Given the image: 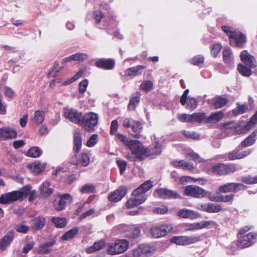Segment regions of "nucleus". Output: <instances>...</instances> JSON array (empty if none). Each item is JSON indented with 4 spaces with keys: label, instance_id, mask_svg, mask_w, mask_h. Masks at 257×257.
I'll return each instance as SVG.
<instances>
[{
    "label": "nucleus",
    "instance_id": "20",
    "mask_svg": "<svg viewBox=\"0 0 257 257\" xmlns=\"http://www.w3.org/2000/svg\"><path fill=\"white\" fill-rule=\"evenodd\" d=\"M17 133L14 129L10 127L0 128V140H7L16 138Z\"/></svg>",
    "mask_w": 257,
    "mask_h": 257
},
{
    "label": "nucleus",
    "instance_id": "55",
    "mask_svg": "<svg viewBox=\"0 0 257 257\" xmlns=\"http://www.w3.org/2000/svg\"><path fill=\"white\" fill-rule=\"evenodd\" d=\"M241 181L247 184H253L257 183V176L252 177L250 176L243 177Z\"/></svg>",
    "mask_w": 257,
    "mask_h": 257
},
{
    "label": "nucleus",
    "instance_id": "8",
    "mask_svg": "<svg viewBox=\"0 0 257 257\" xmlns=\"http://www.w3.org/2000/svg\"><path fill=\"white\" fill-rule=\"evenodd\" d=\"M173 227L170 224H163L160 226H154L150 229V233L154 238L164 236L167 232L171 231Z\"/></svg>",
    "mask_w": 257,
    "mask_h": 257
},
{
    "label": "nucleus",
    "instance_id": "2",
    "mask_svg": "<svg viewBox=\"0 0 257 257\" xmlns=\"http://www.w3.org/2000/svg\"><path fill=\"white\" fill-rule=\"evenodd\" d=\"M98 121V115L97 113L89 112L82 115L79 125L82 126L87 132H92L95 130Z\"/></svg>",
    "mask_w": 257,
    "mask_h": 257
},
{
    "label": "nucleus",
    "instance_id": "50",
    "mask_svg": "<svg viewBox=\"0 0 257 257\" xmlns=\"http://www.w3.org/2000/svg\"><path fill=\"white\" fill-rule=\"evenodd\" d=\"M177 215L184 218H190L193 215V212L186 209H181L178 212Z\"/></svg>",
    "mask_w": 257,
    "mask_h": 257
},
{
    "label": "nucleus",
    "instance_id": "57",
    "mask_svg": "<svg viewBox=\"0 0 257 257\" xmlns=\"http://www.w3.org/2000/svg\"><path fill=\"white\" fill-rule=\"evenodd\" d=\"M117 165L119 169L120 174L122 175L125 171L126 167L127 166L126 162L121 159H118L116 160Z\"/></svg>",
    "mask_w": 257,
    "mask_h": 257
},
{
    "label": "nucleus",
    "instance_id": "11",
    "mask_svg": "<svg viewBox=\"0 0 257 257\" xmlns=\"http://www.w3.org/2000/svg\"><path fill=\"white\" fill-rule=\"evenodd\" d=\"M82 113L76 109L68 108L64 111V116L72 122L79 125Z\"/></svg>",
    "mask_w": 257,
    "mask_h": 257
},
{
    "label": "nucleus",
    "instance_id": "17",
    "mask_svg": "<svg viewBox=\"0 0 257 257\" xmlns=\"http://www.w3.org/2000/svg\"><path fill=\"white\" fill-rule=\"evenodd\" d=\"M76 161L75 165L77 169H78L80 167H86L90 163V156L89 155L85 152H82L80 154L75 155Z\"/></svg>",
    "mask_w": 257,
    "mask_h": 257
},
{
    "label": "nucleus",
    "instance_id": "30",
    "mask_svg": "<svg viewBox=\"0 0 257 257\" xmlns=\"http://www.w3.org/2000/svg\"><path fill=\"white\" fill-rule=\"evenodd\" d=\"M46 219L43 217H38L35 218L32 224V228L35 230H40L45 225Z\"/></svg>",
    "mask_w": 257,
    "mask_h": 257
},
{
    "label": "nucleus",
    "instance_id": "27",
    "mask_svg": "<svg viewBox=\"0 0 257 257\" xmlns=\"http://www.w3.org/2000/svg\"><path fill=\"white\" fill-rule=\"evenodd\" d=\"M106 244L104 239H101L95 242L93 244L86 249V251L88 253H91L96 251H98L103 248Z\"/></svg>",
    "mask_w": 257,
    "mask_h": 257
},
{
    "label": "nucleus",
    "instance_id": "26",
    "mask_svg": "<svg viewBox=\"0 0 257 257\" xmlns=\"http://www.w3.org/2000/svg\"><path fill=\"white\" fill-rule=\"evenodd\" d=\"M223 116L224 113L222 111H215L211 113L208 117H206L205 122L214 123L221 120Z\"/></svg>",
    "mask_w": 257,
    "mask_h": 257
},
{
    "label": "nucleus",
    "instance_id": "10",
    "mask_svg": "<svg viewBox=\"0 0 257 257\" xmlns=\"http://www.w3.org/2000/svg\"><path fill=\"white\" fill-rule=\"evenodd\" d=\"M246 186L241 183H228L220 186L218 190L222 193L236 192L239 190H245Z\"/></svg>",
    "mask_w": 257,
    "mask_h": 257
},
{
    "label": "nucleus",
    "instance_id": "59",
    "mask_svg": "<svg viewBox=\"0 0 257 257\" xmlns=\"http://www.w3.org/2000/svg\"><path fill=\"white\" fill-rule=\"evenodd\" d=\"M93 16L95 21V23L100 24L101 19L104 17L103 14L100 11H96L93 12Z\"/></svg>",
    "mask_w": 257,
    "mask_h": 257
},
{
    "label": "nucleus",
    "instance_id": "38",
    "mask_svg": "<svg viewBox=\"0 0 257 257\" xmlns=\"http://www.w3.org/2000/svg\"><path fill=\"white\" fill-rule=\"evenodd\" d=\"M172 163L174 166L182 167L185 170H190L194 168V166L192 164L187 163L184 160L173 161Z\"/></svg>",
    "mask_w": 257,
    "mask_h": 257
},
{
    "label": "nucleus",
    "instance_id": "48",
    "mask_svg": "<svg viewBox=\"0 0 257 257\" xmlns=\"http://www.w3.org/2000/svg\"><path fill=\"white\" fill-rule=\"evenodd\" d=\"M140 233V230L137 227L133 226L130 230L126 233V235L129 237L135 238L137 237Z\"/></svg>",
    "mask_w": 257,
    "mask_h": 257
},
{
    "label": "nucleus",
    "instance_id": "35",
    "mask_svg": "<svg viewBox=\"0 0 257 257\" xmlns=\"http://www.w3.org/2000/svg\"><path fill=\"white\" fill-rule=\"evenodd\" d=\"M192 122L197 123L205 122L206 115L204 112H195L191 114Z\"/></svg>",
    "mask_w": 257,
    "mask_h": 257
},
{
    "label": "nucleus",
    "instance_id": "45",
    "mask_svg": "<svg viewBox=\"0 0 257 257\" xmlns=\"http://www.w3.org/2000/svg\"><path fill=\"white\" fill-rule=\"evenodd\" d=\"M78 230H79L77 227L72 228L64 234L62 236L61 239L63 240H68L71 239L73 238L74 236L78 233Z\"/></svg>",
    "mask_w": 257,
    "mask_h": 257
},
{
    "label": "nucleus",
    "instance_id": "33",
    "mask_svg": "<svg viewBox=\"0 0 257 257\" xmlns=\"http://www.w3.org/2000/svg\"><path fill=\"white\" fill-rule=\"evenodd\" d=\"M145 67L142 65L137 66L128 68L126 70V74L128 76H135L139 75L142 73Z\"/></svg>",
    "mask_w": 257,
    "mask_h": 257
},
{
    "label": "nucleus",
    "instance_id": "54",
    "mask_svg": "<svg viewBox=\"0 0 257 257\" xmlns=\"http://www.w3.org/2000/svg\"><path fill=\"white\" fill-rule=\"evenodd\" d=\"M182 134L186 138L191 139H198L200 137V135L194 132H190L187 131H182Z\"/></svg>",
    "mask_w": 257,
    "mask_h": 257
},
{
    "label": "nucleus",
    "instance_id": "36",
    "mask_svg": "<svg viewBox=\"0 0 257 257\" xmlns=\"http://www.w3.org/2000/svg\"><path fill=\"white\" fill-rule=\"evenodd\" d=\"M145 149L148 150V153H149L148 157L152 155H158L162 152V145L158 142H156L155 145L151 149L148 148H145Z\"/></svg>",
    "mask_w": 257,
    "mask_h": 257
},
{
    "label": "nucleus",
    "instance_id": "53",
    "mask_svg": "<svg viewBox=\"0 0 257 257\" xmlns=\"http://www.w3.org/2000/svg\"><path fill=\"white\" fill-rule=\"evenodd\" d=\"M153 86L152 82L150 80L144 81L141 84V88L146 92H149Z\"/></svg>",
    "mask_w": 257,
    "mask_h": 257
},
{
    "label": "nucleus",
    "instance_id": "52",
    "mask_svg": "<svg viewBox=\"0 0 257 257\" xmlns=\"http://www.w3.org/2000/svg\"><path fill=\"white\" fill-rule=\"evenodd\" d=\"M170 241L177 245L185 246V236H173L171 238Z\"/></svg>",
    "mask_w": 257,
    "mask_h": 257
},
{
    "label": "nucleus",
    "instance_id": "16",
    "mask_svg": "<svg viewBox=\"0 0 257 257\" xmlns=\"http://www.w3.org/2000/svg\"><path fill=\"white\" fill-rule=\"evenodd\" d=\"M127 188L124 186H120L116 190L111 192L108 198L112 202H118L126 194Z\"/></svg>",
    "mask_w": 257,
    "mask_h": 257
},
{
    "label": "nucleus",
    "instance_id": "6",
    "mask_svg": "<svg viewBox=\"0 0 257 257\" xmlns=\"http://www.w3.org/2000/svg\"><path fill=\"white\" fill-rule=\"evenodd\" d=\"M212 170L214 174L218 175H223L235 172L236 171V168L234 164L220 163L213 166Z\"/></svg>",
    "mask_w": 257,
    "mask_h": 257
},
{
    "label": "nucleus",
    "instance_id": "9",
    "mask_svg": "<svg viewBox=\"0 0 257 257\" xmlns=\"http://www.w3.org/2000/svg\"><path fill=\"white\" fill-rule=\"evenodd\" d=\"M215 222L211 220H203L200 222L186 223L184 224L185 230L187 231H194L207 228L209 226H214Z\"/></svg>",
    "mask_w": 257,
    "mask_h": 257
},
{
    "label": "nucleus",
    "instance_id": "32",
    "mask_svg": "<svg viewBox=\"0 0 257 257\" xmlns=\"http://www.w3.org/2000/svg\"><path fill=\"white\" fill-rule=\"evenodd\" d=\"M203 235L185 236V246L189 245L202 240Z\"/></svg>",
    "mask_w": 257,
    "mask_h": 257
},
{
    "label": "nucleus",
    "instance_id": "28",
    "mask_svg": "<svg viewBox=\"0 0 257 257\" xmlns=\"http://www.w3.org/2000/svg\"><path fill=\"white\" fill-rule=\"evenodd\" d=\"M143 128L142 124L138 121L135 120L134 122L130 133L135 138H139Z\"/></svg>",
    "mask_w": 257,
    "mask_h": 257
},
{
    "label": "nucleus",
    "instance_id": "61",
    "mask_svg": "<svg viewBox=\"0 0 257 257\" xmlns=\"http://www.w3.org/2000/svg\"><path fill=\"white\" fill-rule=\"evenodd\" d=\"M15 229L19 232L26 233L29 230L30 227L23 224L19 223L16 225Z\"/></svg>",
    "mask_w": 257,
    "mask_h": 257
},
{
    "label": "nucleus",
    "instance_id": "18",
    "mask_svg": "<svg viewBox=\"0 0 257 257\" xmlns=\"http://www.w3.org/2000/svg\"><path fill=\"white\" fill-rule=\"evenodd\" d=\"M72 197L69 194H64L61 197L59 201H54V206L55 210L60 211L65 208L66 204L72 201Z\"/></svg>",
    "mask_w": 257,
    "mask_h": 257
},
{
    "label": "nucleus",
    "instance_id": "41",
    "mask_svg": "<svg viewBox=\"0 0 257 257\" xmlns=\"http://www.w3.org/2000/svg\"><path fill=\"white\" fill-rule=\"evenodd\" d=\"M251 68H248L246 66L242 64H239L237 66V70L239 72L244 76L248 77L251 75L252 71Z\"/></svg>",
    "mask_w": 257,
    "mask_h": 257
},
{
    "label": "nucleus",
    "instance_id": "3",
    "mask_svg": "<svg viewBox=\"0 0 257 257\" xmlns=\"http://www.w3.org/2000/svg\"><path fill=\"white\" fill-rule=\"evenodd\" d=\"M117 139L123 142L125 145L127 146L131 151L137 154L138 157L141 158L143 154L142 150V144L139 141L137 140H128L126 137L124 135L118 134L117 135Z\"/></svg>",
    "mask_w": 257,
    "mask_h": 257
},
{
    "label": "nucleus",
    "instance_id": "12",
    "mask_svg": "<svg viewBox=\"0 0 257 257\" xmlns=\"http://www.w3.org/2000/svg\"><path fill=\"white\" fill-rule=\"evenodd\" d=\"M256 234L248 233L240 236L237 242V245L241 248L247 247L251 245L254 242Z\"/></svg>",
    "mask_w": 257,
    "mask_h": 257
},
{
    "label": "nucleus",
    "instance_id": "64",
    "mask_svg": "<svg viewBox=\"0 0 257 257\" xmlns=\"http://www.w3.org/2000/svg\"><path fill=\"white\" fill-rule=\"evenodd\" d=\"M88 85V81L87 79H84L81 81L79 84V90L80 93L83 94L86 90Z\"/></svg>",
    "mask_w": 257,
    "mask_h": 257
},
{
    "label": "nucleus",
    "instance_id": "49",
    "mask_svg": "<svg viewBox=\"0 0 257 257\" xmlns=\"http://www.w3.org/2000/svg\"><path fill=\"white\" fill-rule=\"evenodd\" d=\"M30 167L34 172L39 173L45 169L46 165L45 164H42L38 162L34 164L30 165Z\"/></svg>",
    "mask_w": 257,
    "mask_h": 257
},
{
    "label": "nucleus",
    "instance_id": "63",
    "mask_svg": "<svg viewBox=\"0 0 257 257\" xmlns=\"http://www.w3.org/2000/svg\"><path fill=\"white\" fill-rule=\"evenodd\" d=\"M191 118V114H188L186 113L180 114L178 116V119L181 122H192Z\"/></svg>",
    "mask_w": 257,
    "mask_h": 257
},
{
    "label": "nucleus",
    "instance_id": "46",
    "mask_svg": "<svg viewBox=\"0 0 257 257\" xmlns=\"http://www.w3.org/2000/svg\"><path fill=\"white\" fill-rule=\"evenodd\" d=\"M228 102L226 98L219 97L216 98L213 103L215 108H219L224 106Z\"/></svg>",
    "mask_w": 257,
    "mask_h": 257
},
{
    "label": "nucleus",
    "instance_id": "14",
    "mask_svg": "<svg viewBox=\"0 0 257 257\" xmlns=\"http://www.w3.org/2000/svg\"><path fill=\"white\" fill-rule=\"evenodd\" d=\"M229 41L232 46L242 47L246 43V37L242 33L235 32L229 35Z\"/></svg>",
    "mask_w": 257,
    "mask_h": 257
},
{
    "label": "nucleus",
    "instance_id": "22",
    "mask_svg": "<svg viewBox=\"0 0 257 257\" xmlns=\"http://www.w3.org/2000/svg\"><path fill=\"white\" fill-rule=\"evenodd\" d=\"M82 147V138L80 132H73V151L76 154L80 152Z\"/></svg>",
    "mask_w": 257,
    "mask_h": 257
},
{
    "label": "nucleus",
    "instance_id": "5",
    "mask_svg": "<svg viewBox=\"0 0 257 257\" xmlns=\"http://www.w3.org/2000/svg\"><path fill=\"white\" fill-rule=\"evenodd\" d=\"M128 242L124 239H118L111 243L107 250L109 254H118L124 252L128 248Z\"/></svg>",
    "mask_w": 257,
    "mask_h": 257
},
{
    "label": "nucleus",
    "instance_id": "47",
    "mask_svg": "<svg viewBox=\"0 0 257 257\" xmlns=\"http://www.w3.org/2000/svg\"><path fill=\"white\" fill-rule=\"evenodd\" d=\"M222 210L220 205L217 204L208 203L207 204V212L209 213H217Z\"/></svg>",
    "mask_w": 257,
    "mask_h": 257
},
{
    "label": "nucleus",
    "instance_id": "1",
    "mask_svg": "<svg viewBox=\"0 0 257 257\" xmlns=\"http://www.w3.org/2000/svg\"><path fill=\"white\" fill-rule=\"evenodd\" d=\"M153 185L150 181H146L135 189L132 193L133 198L128 200L126 203V206L128 208H133L145 201L146 197L145 193Z\"/></svg>",
    "mask_w": 257,
    "mask_h": 257
},
{
    "label": "nucleus",
    "instance_id": "19",
    "mask_svg": "<svg viewBox=\"0 0 257 257\" xmlns=\"http://www.w3.org/2000/svg\"><path fill=\"white\" fill-rule=\"evenodd\" d=\"M15 236L14 230H9L7 234L0 240V249L5 250L13 241Z\"/></svg>",
    "mask_w": 257,
    "mask_h": 257
},
{
    "label": "nucleus",
    "instance_id": "60",
    "mask_svg": "<svg viewBox=\"0 0 257 257\" xmlns=\"http://www.w3.org/2000/svg\"><path fill=\"white\" fill-rule=\"evenodd\" d=\"M228 158L230 160H234L235 159H240V151L235 149L228 153Z\"/></svg>",
    "mask_w": 257,
    "mask_h": 257
},
{
    "label": "nucleus",
    "instance_id": "58",
    "mask_svg": "<svg viewBox=\"0 0 257 257\" xmlns=\"http://www.w3.org/2000/svg\"><path fill=\"white\" fill-rule=\"evenodd\" d=\"M222 48V46L219 43H216L213 45L211 49V55L213 57H216Z\"/></svg>",
    "mask_w": 257,
    "mask_h": 257
},
{
    "label": "nucleus",
    "instance_id": "7",
    "mask_svg": "<svg viewBox=\"0 0 257 257\" xmlns=\"http://www.w3.org/2000/svg\"><path fill=\"white\" fill-rule=\"evenodd\" d=\"M187 196L197 198H203L207 195V192L203 188L195 185H188L184 190Z\"/></svg>",
    "mask_w": 257,
    "mask_h": 257
},
{
    "label": "nucleus",
    "instance_id": "44",
    "mask_svg": "<svg viewBox=\"0 0 257 257\" xmlns=\"http://www.w3.org/2000/svg\"><path fill=\"white\" fill-rule=\"evenodd\" d=\"M95 188L93 184L87 183L82 186L80 189V192L82 194H89L94 192Z\"/></svg>",
    "mask_w": 257,
    "mask_h": 257
},
{
    "label": "nucleus",
    "instance_id": "42",
    "mask_svg": "<svg viewBox=\"0 0 257 257\" xmlns=\"http://www.w3.org/2000/svg\"><path fill=\"white\" fill-rule=\"evenodd\" d=\"M231 51L229 47L225 48L222 52L223 60L224 62L230 64L232 62V58L231 57Z\"/></svg>",
    "mask_w": 257,
    "mask_h": 257
},
{
    "label": "nucleus",
    "instance_id": "29",
    "mask_svg": "<svg viewBox=\"0 0 257 257\" xmlns=\"http://www.w3.org/2000/svg\"><path fill=\"white\" fill-rule=\"evenodd\" d=\"M142 150L143 151V152H143V154L142 155V157L141 158L138 157V155L137 154L134 153L133 151H132V155L128 154L126 156L127 158L133 161H140L144 160L146 158L148 157L149 153H148V150L145 149V148L143 145Z\"/></svg>",
    "mask_w": 257,
    "mask_h": 257
},
{
    "label": "nucleus",
    "instance_id": "23",
    "mask_svg": "<svg viewBox=\"0 0 257 257\" xmlns=\"http://www.w3.org/2000/svg\"><path fill=\"white\" fill-rule=\"evenodd\" d=\"M88 58V55L85 53H77L66 57L63 60L62 63L65 64L72 61H84Z\"/></svg>",
    "mask_w": 257,
    "mask_h": 257
},
{
    "label": "nucleus",
    "instance_id": "4",
    "mask_svg": "<svg viewBox=\"0 0 257 257\" xmlns=\"http://www.w3.org/2000/svg\"><path fill=\"white\" fill-rule=\"evenodd\" d=\"M29 188L25 189L23 191H12L3 194L0 196V203L2 204H9L23 197L24 195L28 194L30 192Z\"/></svg>",
    "mask_w": 257,
    "mask_h": 257
},
{
    "label": "nucleus",
    "instance_id": "31",
    "mask_svg": "<svg viewBox=\"0 0 257 257\" xmlns=\"http://www.w3.org/2000/svg\"><path fill=\"white\" fill-rule=\"evenodd\" d=\"M41 194L44 197H47L53 191V189L50 187L49 182H44L40 186Z\"/></svg>",
    "mask_w": 257,
    "mask_h": 257
},
{
    "label": "nucleus",
    "instance_id": "34",
    "mask_svg": "<svg viewBox=\"0 0 257 257\" xmlns=\"http://www.w3.org/2000/svg\"><path fill=\"white\" fill-rule=\"evenodd\" d=\"M248 110V106L245 104H241L239 102L236 103V107L232 110V113L236 116L246 112Z\"/></svg>",
    "mask_w": 257,
    "mask_h": 257
},
{
    "label": "nucleus",
    "instance_id": "37",
    "mask_svg": "<svg viewBox=\"0 0 257 257\" xmlns=\"http://www.w3.org/2000/svg\"><path fill=\"white\" fill-rule=\"evenodd\" d=\"M45 112L42 110H37L35 112L33 120L38 124L42 123L45 119Z\"/></svg>",
    "mask_w": 257,
    "mask_h": 257
},
{
    "label": "nucleus",
    "instance_id": "25",
    "mask_svg": "<svg viewBox=\"0 0 257 257\" xmlns=\"http://www.w3.org/2000/svg\"><path fill=\"white\" fill-rule=\"evenodd\" d=\"M141 94L139 92L134 93L131 96L127 106L128 109L130 111L134 110L138 105L140 101Z\"/></svg>",
    "mask_w": 257,
    "mask_h": 257
},
{
    "label": "nucleus",
    "instance_id": "24",
    "mask_svg": "<svg viewBox=\"0 0 257 257\" xmlns=\"http://www.w3.org/2000/svg\"><path fill=\"white\" fill-rule=\"evenodd\" d=\"M257 139V129L255 130L245 140L241 142L240 146L245 148L253 145Z\"/></svg>",
    "mask_w": 257,
    "mask_h": 257
},
{
    "label": "nucleus",
    "instance_id": "15",
    "mask_svg": "<svg viewBox=\"0 0 257 257\" xmlns=\"http://www.w3.org/2000/svg\"><path fill=\"white\" fill-rule=\"evenodd\" d=\"M240 58L244 64L250 68H253L256 66V61L255 58L250 54L247 50H243L241 52Z\"/></svg>",
    "mask_w": 257,
    "mask_h": 257
},
{
    "label": "nucleus",
    "instance_id": "21",
    "mask_svg": "<svg viewBox=\"0 0 257 257\" xmlns=\"http://www.w3.org/2000/svg\"><path fill=\"white\" fill-rule=\"evenodd\" d=\"M115 65L113 60L107 59H100L95 62V65L98 68L106 70L112 69Z\"/></svg>",
    "mask_w": 257,
    "mask_h": 257
},
{
    "label": "nucleus",
    "instance_id": "51",
    "mask_svg": "<svg viewBox=\"0 0 257 257\" xmlns=\"http://www.w3.org/2000/svg\"><path fill=\"white\" fill-rule=\"evenodd\" d=\"M197 105L198 101L195 98L189 97L187 100L186 107L189 109L193 110L197 107Z\"/></svg>",
    "mask_w": 257,
    "mask_h": 257
},
{
    "label": "nucleus",
    "instance_id": "39",
    "mask_svg": "<svg viewBox=\"0 0 257 257\" xmlns=\"http://www.w3.org/2000/svg\"><path fill=\"white\" fill-rule=\"evenodd\" d=\"M42 154V150L38 147L31 148L27 152V156L31 158H37Z\"/></svg>",
    "mask_w": 257,
    "mask_h": 257
},
{
    "label": "nucleus",
    "instance_id": "40",
    "mask_svg": "<svg viewBox=\"0 0 257 257\" xmlns=\"http://www.w3.org/2000/svg\"><path fill=\"white\" fill-rule=\"evenodd\" d=\"M52 222L57 228H62L67 224V221L65 218L53 217L52 218Z\"/></svg>",
    "mask_w": 257,
    "mask_h": 257
},
{
    "label": "nucleus",
    "instance_id": "56",
    "mask_svg": "<svg viewBox=\"0 0 257 257\" xmlns=\"http://www.w3.org/2000/svg\"><path fill=\"white\" fill-rule=\"evenodd\" d=\"M98 142V135H92L86 142V146L88 147H93Z\"/></svg>",
    "mask_w": 257,
    "mask_h": 257
},
{
    "label": "nucleus",
    "instance_id": "62",
    "mask_svg": "<svg viewBox=\"0 0 257 257\" xmlns=\"http://www.w3.org/2000/svg\"><path fill=\"white\" fill-rule=\"evenodd\" d=\"M140 247L144 256H149L151 254V248L149 245L143 244L140 245Z\"/></svg>",
    "mask_w": 257,
    "mask_h": 257
},
{
    "label": "nucleus",
    "instance_id": "43",
    "mask_svg": "<svg viewBox=\"0 0 257 257\" xmlns=\"http://www.w3.org/2000/svg\"><path fill=\"white\" fill-rule=\"evenodd\" d=\"M55 241H50L42 244L40 246V251L43 253H49L51 251L50 248L55 244Z\"/></svg>",
    "mask_w": 257,
    "mask_h": 257
},
{
    "label": "nucleus",
    "instance_id": "13",
    "mask_svg": "<svg viewBox=\"0 0 257 257\" xmlns=\"http://www.w3.org/2000/svg\"><path fill=\"white\" fill-rule=\"evenodd\" d=\"M158 196L164 199H175L181 198V195L176 191L167 188H159L156 190Z\"/></svg>",
    "mask_w": 257,
    "mask_h": 257
}]
</instances>
